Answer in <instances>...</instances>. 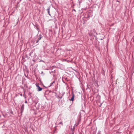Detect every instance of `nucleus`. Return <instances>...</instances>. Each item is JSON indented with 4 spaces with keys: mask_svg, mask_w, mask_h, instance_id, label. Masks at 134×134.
Segmentation results:
<instances>
[{
    "mask_svg": "<svg viewBox=\"0 0 134 134\" xmlns=\"http://www.w3.org/2000/svg\"><path fill=\"white\" fill-rule=\"evenodd\" d=\"M24 104H23L21 106V109L22 111H23L24 109Z\"/></svg>",
    "mask_w": 134,
    "mask_h": 134,
    "instance_id": "obj_3",
    "label": "nucleus"
},
{
    "mask_svg": "<svg viewBox=\"0 0 134 134\" xmlns=\"http://www.w3.org/2000/svg\"><path fill=\"white\" fill-rule=\"evenodd\" d=\"M38 91H40L42 90V88H41L38 85H37Z\"/></svg>",
    "mask_w": 134,
    "mask_h": 134,
    "instance_id": "obj_1",
    "label": "nucleus"
},
{
    "mask_svg": "<svg viewBox=\"0 0 134 134\" xmlns=\"http://www.w3.org/2000/svg\"><path fill=\"white\" fill-rule=\"evenodd\" d=\"M74 96H75L74 94L73 93H72V96L71 99L70 100H71L72 101H74Z\"/></svg>",
    "mask_w": 134,
    "mask_h": 134,
    "instance_id": "obj_2",
    "label": "nucleus"
},
{
    "mask_svg": "<svg viewBox=\"0 0 134 134\" xmlns=\"http://www.w3.org/2000/svg\"><path fill=\"white\" fill-rule=\"evenodd\" d=\"M38 41V40H37V41H36V43H38V41Z\"/></svg>",
    "mask_w": 134,
    "mask_h": 134,
    "instance_id": "obj_7",
    "label": "nucleus"
},
{
    "mask_svg": "<svg viewBox=\"0 0 134 134\" xmlns=\"http://www.w3.org/2000/svg\"><path fill=\"white\" fill-rule=\"evenodd\" d=\"M41 38V37H40L39 38H38V41H39Z\"/></svg>",
    "mask_w": 134,
    "mask_h": 134,
    "instance_id": "obj_6",
    "label": "nucleus"
},
{
    "mask_svg": "<svg viewBox=\"0 0 134 134\" xmlns=\"http://www.w3.org/2000/svg\"><path fill=\"white\" fill-rule=\"evenodd\" d=\"M49 7L48 8V9H47V12L48 13V14H49L50 15V13H49Z\"/></svg>",
    "mask_w": 134,
    "mask_h": 134,
    "instance_id": "obj_4",
    "label": "nucleus"
},
{
    "mask_svg": "<svg viewBox=\"0 0 134 134\" xmlns=\"http://www.w3.org/2000/svg\"><path fill=\"white\" fill-rule=\"evenodd\" d=\"M25 103H27V101H26H26H25Z\"/></svg>",
    "mask_w": 134,
    "mask_h": 134,
    "instance_id": "obj_8",
    "label": "nucleus"
},
{
    "mask_svg": "<svg viewBox=\"0 0 134 134\" xmlns=\"http://www.w3.org/2000/svg\"><path fill=\"white\" fill-rule=\"evenodd\" d=\"M20 95H21V96H22V94H20Z\"/></svg>",
    "mask_w": 134,
    "mask_h": 134,
    "instance_id": "obj_9",
    "label": "nucleus"
},
{
    "mask_svg": "<svg viewBox=\"0 0 134 134\" xmlns=\"http://www.w3.org/2000/svg\"><path fill=\"white\" fill-rule=\"evenodd\" d=\"M59 124H62V125H63V123L62 122H60L59 123Z\"/></svg>",
    "mask_w": 134,
    "mask_h": 134,
    "instance_id": "obj_5",
    "label": "nucleus"
}]
</instances>
